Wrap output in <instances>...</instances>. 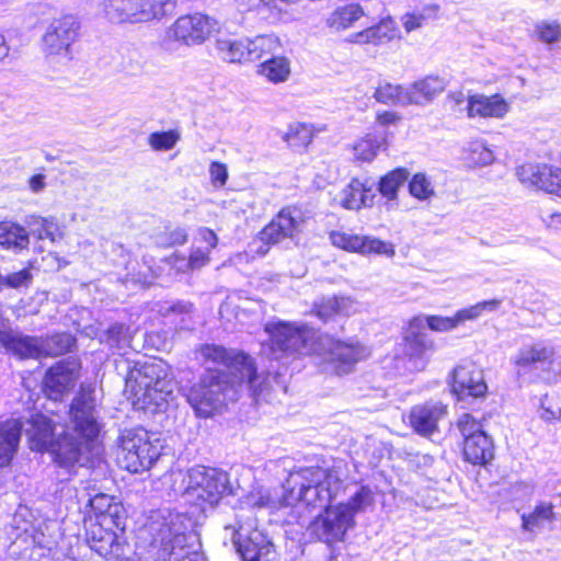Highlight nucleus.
I'll use <instances>...</instances> for the list:
<instances>
[{
  "label": "nucleus",
  "instance_id": "1",
  "mask_svg": "<svg viewBox=\"0 0 561 561\" xmlns=\"http://www.w3.org/2000/svg\"><path fill=\"white\" fill-rule=\"evenodd\" d=\"M60 427L57 434L56 421L41 413L32 415L25 427L30 448L50 453L54 461L67 470L91 463L100 454L96 438L101 430L92 389L81 387L70 405L69 423Z\"/></svg>",
  "mask_w": 561,
  "mask_h": 561
},
{
  "label": "nucleus",
  "instance_id": "2",
  "mask_svg": "<svg viewBox=\"0 0 561 561\" xmlns=\"http://www.w3.org/2000/svg\"><path fill=\"white\" fill-rule=\"evenodd\" d=\"M265 332L270 335L271 351L275 359L294 355H317L328 370L339 376L352 373L354 366L369 354L357 341L321 335L305 324L271 321L265 324Z\"/></svg>",
  "mask_w": 561,
  "mask_h": 561
},
{
  "label": "nucleus",
  "instance_id": "3",
  "mask_svg": "<svg viewBox=\"0 0 561 561\" xmlns=\"http://www.w3.org/2000/svg\"><path fill=\"white\" fill-rule=\"evenodd\" d=\"M191 519L169 508L152 511L142 529L158 549L157 561H206L196 535L191 533Z\"/></svg>",
  "mask_w": 561,
  "mask_h": 561
},
{
  "label": "nucleus",
  "instance_id": "4",
  "mask_svg": "<svg viewBox=\"0 0 561 561\" xmlns=\"http://www.w3.org/2000/svg\"><path fill=\"white\" fill-rule=\"evenodd\" d=\"M342 488L336 473L320 467H309L289 474L284 494L288 506L305 504L312 508H327Z\"/></svg>",
  "mask_w": 561,
  "mask_h": 561
},
{
  "label": "nucleus",
  "instance_id": "5",
  "mask_svg": "<svg viewBox=\"0 0 561 561\" xmlns=\"http://www.w3.org/2000/svg\"><path fill=\"white\" fill-rule=\"evenodd\" d=\"M173 489L184 501L205 511L214 507L221 497L231 492L227 472L204 466H196L186 472H171Z\"/></svg>",
  "mask_w": 561,
  "mask_h": 561
},
{
  "label": "nucleus",
  "instance_id": "6",
  "mask_svg": "<svg viewBox=\"0 0 561 561\" xmlns=\"http://www.w3.org/2000/svg\"><path fill=\"white\" fill-rule=\"evenodd\" d=\"M160 365L145 362L129 370L126 387L135 397L134 404L140 409L164 411L173 400V385L162 375Z\"/></svg>",
  "mask_w": 561,
  "mask_h": 561
},
{
  "label": "nucleus",
  "instance_id": "7",
  "mask_svg": "<svg viewBox=\"0 0 561 561\" xmlns=\"http://www.w3.org/2000/svg\"><path fill=\"white\" fill-rule=\"evenodd\" d=\"M197 358L205 366L206 374H219L220 378L225 380L231 376V382L247 383L255 393L256 366L245 353L221 345L204 344L197 350Z\"/></svg>",
  "mask_w": 561,
  "mask_h": 561
},
{
  "label": "nucleus",
  "instance_id": "8",
  "mask_svg": "<svg viewBox=\"0 0 561 561\" xmlns=\"http://www.w3.org/2000/svg\"><path fill=\"white\" fill-rule=\"evenodd\" d=\"M282 47L277 36L267 34L253 38L220 33L215 39L216 56L228 64L244 65L277 53Z\"/></svg>",
  "mask_w": 561,
  "mask_h": 561
},
{
  "label": "nucleus",
  "instance_id": "9",
  "mask_svg": "<svg viewBox=\"0 0 561 561\" xmlns=\"http://www.w3.org/2000/svg\"><path fill=\"white\" fill-rule=\"evenodd\" d=\"M162 444L141 427L125 430L119 437L118 465L134 473L149 470L161 455Z\"/></svg>",
  "mask_w": 561,
  "mask_h": 561
},
{
  "label": "nucleus",
  "instance_id": "10",
  "mask_svg": "<svg viewBox=\"0 0 561 561\" xmlns=\"http://www.w3.org/2000/svg\"><path fill=\"white\" fill-rule=\"evenodd\" d=\"M170 0H104L103 13L112 23H145L171 13Z\"/></svg>",
  "mask_w": 561,
  "mask_h": 561
},
{
  "label": "nucleus",
  "instance_id": "11",
  "mask_svg": "<svg viewBox=\"0 0 561 561\" xmlns=\"http://www.w3.org/2000/svg\"><path fill=\"white\" fill-rule=\"evenodd\" d=\"M234 385L238 383L221 379L219 374H205L188 390L186 399L198 416L208 417L226 402L229 392H236Z\"/></svg>",
  "mask_w": 561,
  "mask_h": 561
},
{
  "label": "nucleus",
  "instance_id": "12",
  "mask_svg": "<svg viewBox=\"0 0 561 561\" xmlns=\"http://www.w3.org/2000/svg\"><path fill=\"white\" fill-rule=\"evenodd\" d=\"M79 30L80 22L70 14L51 21L42 37L45 55L57 61L71 60L72 45L79 37Z\"/></svg>",
  "mask_w": 561,
  "mask_h": 561
},
{
  "label": "nucleus",
  "instance_id": "13",
  "mask_svg": "<svg viewBox=\"0 0 561 561\" xmlns=\"http://www.w3.org/2000/svg\"><path fill=\"white\" fill-rule=\"evenodd\" d=\"M216 24L214 19L201 13L180 16L165 31L164 44L199 45L209 37Z\"/></svg>",
  "mask_w": 561,
  "mask_h": 561
},
{
  "label": "nucleus",
  "instance_id": "14",
  "mask_svg": "<svg viewBox=\"0 0 561 561\" xmlns=\"http://www.w3.org/2000/svg\"><path fill=\"white\" fill-rule=\"evenodd\" d=\"M233 542L243 561H275L276 551L264 533L253 520L241 523L234 533Z\"/></svg>",
  "mask_w": 561,
  "mask_h": 561
},
{
  "label": "nucleus",
  "instance_id": "15",
  "mask_svg": "<svg viewBox=\"0 0 561 561\" xmlns=\"http://www.w3.org/2000/svg\"><path fill=\"white\" fill-rule=\"evenodd\" d=\"M0 345L20 359L38 358L43 354V341L24 334L8 319H0Z\"/></svg>",
  "mask_w": 561,
  "mask_h": 561
},
{
  "label": "nucleus",
  "instance_id": "16",
  "mask_svg": "<svg viewBox=\"0 0 561 561\" xmlns=\"http://www.w3.org/2000/svg\"><path fill=\"white\" fill-rule=\"evenodd\" d=\"M324 510V514L312 522V534L327 543L343 540L346 531L354 525L352 514L340 504L334 507L327 506Z\"/></svg>",
  "mask_w": 561,
  "mask_h": 561
},
{
  "label": "nucleus",
  "instance_id": "17",
  "mask_svg": "<svg viewBox=\"0 0 561 561\" xmlns=\"http://www.w3.org/2000/svg\"><path fill=\"white\" fill-rule=\"evenodd\" d=\"M79 370L80 364L73 358H67L53 365L44 378L46 396L54 401L61 399L75 387L79 378Z\"/></svg>",
  "mask_w": 561,
  "mask_h": 561
},
{
  "label": "nucleus",
  "instance_id": "18",
  "mask_svg": "<svg viewBox=\"0 0 561 561\" xmlns=\"http://www.w3.org/2000/svg\"><path fill=\"white\" fill-rule=\"evenodd\" d=\"M330 241L336 248L362 255L379 254L388 257L394 255L393 245L376 237L360 236L345 231H331Z\"/></svg>",
  "mask_w": 561,
  "mask_h": 561
},
{
  "label": "nucleus",
  "instance_id": "19",
  "mask_svg": "<svg viewBox=\"0 0 561 561\" xmlns=\"http://www.w3.org/2000/svg\"><path fill=\"white\" fill-rule=\"evenodd\" d=\"M517 176L528 186L561 196V168L548 164H524L517 169Z\"/></svg>",
  "mask_w": 561,
  "mask_h": 561
},
{
  "label": "nucleus",
  "instance_id": "20",
  "mask_svg": "<svg viewBox=\"0 0 561 561\" xmlns=\"http://www.w3.org/2000/svg\"><path fill=\"white\" fill-rule=\"evenodd\" d=\"M453 392L459 400L483 397L488 390L483 373L472 363L459 365L453 375Z\"/></svg>",
  "mask_w": 561,
  "mask_h": 561
},
{
  "label": "nucleus",
  "instance_id": "21",
  "mask_svg": "<svg viewBox=\"0 0 561 561\" xmlns=\"http://www.w3.org/2000/svg\"><path fill=\"white\" fill-rule=\"evenodd\" d=\"M302 214L296 207L283 208L278 215L260 232L263 242L277 243L293 238L300 229Z\"/></svg>",
  "mask_w": 561,
  "mask_h": 561
},
{
  "label": "nucleus",
  "instance_id": "22",
  "mask_svg": "<svg viewBox=\"0 0 561 561\" xmlns=\"http://www.w3.org/2000/svg\"><path fill=\"white\" fill-rule=\"evenodd\" d=\"M114 525L92 523L87 531V539L92 550L104 558H118L123 552V541Z\"/></svg>",
  "mask_w": 561,
  "mask_h": 561
},
{
  "label": "nucleus",
  "instance_id": "23",
  "mask_svg": "<svg viewBox=\"0 0 561 561\" xmlns=\"http://www.w3.org/2000/svg\"><path fill=\"white\" fill-rule=\"evenodd\" d=\"M434 348L433 341L427 332L419 329H412L411 322L405 334L404 353L408 357L409 368L411 370H423L428 362L431 352Z\"/></svg>",
  "mask_w": 561,
  "mask_h": 561
},
{
  "label": "nucleus",
  "instance_id": "24",
  "mask_svg": "<svg viewBox=\"0 0 561 561\" xmlns=\"http://www.w3.org/2000/svg\"><path fill=\"white\" fill-rule=\"evenodd\" d=\"M446 413V405L440 402H427L411 409L409 422L417 434L430 436L437 431V424Z\"/></svg>",
  "mask_w": 561,
  "mask_h": 561
},
{
  "label": "nucleus",
  "instance_id": "25",
  "mask_svg": "<svg viewBox=\"0 0 561 561\" xmlns=\"http://www.w3.org/2000/svg\"><path fill=\"white\" fill-rule=\"evenodd\" d=\"M376 197L371 180L353 179L339 194L340 205L348 210L371 207Z\"/></svg>",
  "mask_w": 561,
  "mask_h": 561
},
{
  "label": "nucleus",
  "instance_id": "26",
  "mask_svg": "<svg viewBox=\"0 0 561 561\" xmlns=\"http://www.w3.org/2000/svg\"><path fill=\"white\" fill-rule=\"evenodd\" d=\"M92 512L95 515V523L114 525L119 533L125 529V511L123 505L113 496L105 493H98L89 500Z\"/></svg>",
  "mask_w": 561,
  "mask_h": 561
},
{
  "label": "nucleus",
  "instance_id": "27",
  "mask_svg": "<svg viewBox=\"0 0 561 561\" xmlns=\"http://www.w3.org/2000/svg\"><path fill=\"white\" fill-rule=\"evenodd\" d=\"M553 354V348L543 342L524 345L513 359L517 376L524 377L539 364L549 363Z\"/></svg>",
  "mask_w": 561,
  "mask_h": 561
},
{
  "label": "nucleus",
  "instance_id": "28",
  "mask_svg": "<svg viewBox=\"0 0 561 561\" xmlns=\"http://www.w3.org/2000/svg\"><path fill=\"white\" fill-rule=\"evenodd\" d=\"M466 110L470 118H503L510 111V104L499 94H474L468 98Z\"/></svg>",
  "mask_w": 561,
  "mask_h": 561
},
{
  "label": "nucleus",
  "instance_id": "29",
  "mask_svg": "<svg viewBox=\"0 0 561 561\" xmlns=\"http://www.w3.org/2000/svg\"><path fill=\"white\" fill-rule=\"evenodd\" d=\"M25 225L28 228L30 238L34 237L37 241L48 240L50 243H56L65 236L64 227L54 216L44 217L32 214L25 218Z\"/></svg>",
  "mask_w": 561,
  "mask_h": 561
},
{
  "label": "nucleus",
  "instance_id": "30",
  "mask_svg": "<svg viewBox=\"0 0 561 561\" xmlns=\"http://www.w3.org/2000/svg\"><path fill=\"white\" fill-rule=\"evenodd\" d=\"M447 85L444 78L426 76L408 85L409 104L426 105L440 94Z\"/></svg>",
  "mask_w": 561,
  "mask_h": 561
},
{
  "label": "nucleus",
  "instance_id": "31",
  "mask_svg": "<svg viewBox=\"0 0 561 561\" xmlns=\"http://www.w3.org/2000/svg\"><path fill=\"white\" fill-rule=\"evenodd\" d=\"M396 22L391 18L382 19L378 24L367 27L350 36V42L354 44H371L375 46L383 45L398 36Z\"/></svg>",
  "mask_w": 561,
  "mask_h": 561
},
{
  "label": "nucleus",
  "instance_id": "32",
  "mask_svg": "<svg viewBox=\"0 0 561 561\" xmlns=\"http://www.w3.org/2000/svg\"><path fill=\"white\" fill-rule=\"evenodd\" d=\"M0 245L13 253H22L30 247V233L26 227L12 221H0Z\"/></svg>",
  "mask_w": 561,
  "mask_h": 561
},
{
  "label": "nucleus",
  "instance_id": "33",
  "mask_svg": "<svg viewBox=\"0 0 561 561\" xmlns=\"http://www.w3.org/2000/svg\"><path fill=\"white\" fill-rule=\"evenodd\" d=\"M218 238L208 228H199L194 240L190 256L187 257L192 270H198L209 262V254L216 248Z\"/></svg>",
  "mask_w": 561,
  "mask_h": 561
},
{
  "label": "nucleus",
  "instance_id": "34",
  "mask_svg": "<svg viewBox=\"0 0 561 561\" xmlns=\"http://www.w3.org/2000/svg\"><path fill=\"white\" fill-rule=\"evenodd\" d=\"M22 424L18 420L0 423V467L11 462L21 437Z\"/></svg>",
  "mask_w": 561,
  "mask_h": 561
},
{
  "label": "nucleus",
  "instance_id": "35",
  "mask_svg": "<svg viewBox=\"0 0 561 561\" xmlns=\"http://www.w3.org/2000/svg\"><path fill=\"white\" fill-rule=\"evenodd\" d=\"M355 311L356 302L350 297H327L313 305V312L324 322L334 316H350Z\"/></svg>",
  "mask_w": 561,
  "mask_h": 561
},
{
  "label": "nucleus",
  "instance_id": "36",
  "mask_svg": "<svg viewBox=\"0 0 561 561\" xmlns=\"http://www.w3.org/2000/svg\"><path fill=\"white\" fill-rule=\"evenodd\" d=\"M463 455L473 465H484L493 458V443L485 434H477L463 442Z\"/></svg>",
  "mask_w": 561,
  "mask_h": 561
},
{
  "label": "nucleus",
  "instance_id": "37",
  "mask_svg": "<svg viewBox=\"0 0 561 561\" xmlns=\"http://www.w3.org/2000/svg\"><path fill=\"white\" fill-rule=\"evenodd\" d=\"M270 54L268 59L263 61L257 69V73L274 84L286 82L291 73V62L285 56Z\"/></svg>",
  "mask_w": 561,
  "mask_h": 561
},
{
  "label": "nucleus",
  "instance_id": "38",
  "mask_svg": "<svg viewBox=\"0 0 561 561\" xmlns=\"http://www.w3.org/2000/svg\"><path fill=\"white\" fill-rule=\"evenodd\" d=\"M366 15L365 10L357 3H350L336 8L328 18L327 24L335 31H343L351 27L362 16Z\"/></svg>",
  "mask_w": 561,
  "mask_h": 561
},
{
  "label": "nucleus",
  "instance_id": "39",
  "mask_svg": "<svg viewBox=\"0 0 561 561\" xmlns=\"http://www.w3.org/2000/svg\"><path fill=\"white\" fill-rule=\"evenodd\" d=\"M152 259L144 257L145 264H150ZM148 270L152 277H161L163 273H167L169 277L175 278L182 274L187 273L192 270L190 261L184 255L174 253L173 255L161 260V265L157 268H152L148 265Z\"/></svg>",
  "mask_w": 561,
  "mask_h": 561
},
{
  "label": "nucleus",
  "instance_id": "40",
  "mask_svg": "<svg viewBox=\"0 0 561 561\" xmlns=\"http://www.w3.org/2000/svg\"><path fill=\"white\" fill-rule=\"evenodd\" d=\"M386 145L383 133H368L354 145V156L357 160L364 162L373 161L378 151L386 148Z\"/></svg>",
  "mask_w": 561,
  "mask_h": 561
},
{
  "label": "nucleus",
  "instance_id": "41",
  "mask_svg": "<svg viewBox=\"0 0 561 561\" xmlns=\"http://www.w3.org/2000/svg\"><path fill=\"white\" fill-rule=\"evenodd\" d=\"M462 158L470 167H485L495 160V154L484 140L476 139L463 149Z\"/></svg>",
  "mask_w": 561,
  "mask_h": 561
},
{
  "label": "nucleus",
  "instance_id": "42",
  "mask_svg": "<svg viewBox=\"0 0 561 561\" xmlns=\"http://www.w3.org/2000/svg\"><path fill=\"white\" fill-rule=\"evenodd\" d=\"M409 178V171L404 168H397L383 176L378 182V192L388 203L398 199V191Z\"/></svg>",
  "mask_w": 561,
  "mask_h": 561
},
{
  "label": "nucleus",
  "instance_id": "43",
  "mask_svg": "<svg viewBox=\"0 0 561 561\" xmlns=\"http://www.w3.org/2000/svg\"><path fill=\"white\" fill-rule=\"evenodd\" d=\"M377 102L393 105H409L408 87L383 82L374 93Z\"/></svg>",
  "mask_w": 561,
  "mask_h": 561
},
{
  "label": "nucleus",
  "instance_id": "44",
  "mask_svg": "<svg viewBox=\"0 0 561 561\" xmlns=\"http://www.w3.org/2000/svg\"><path fill=\"white\" fill-rule=\"evenodd\" d=\"M159 312L169 318L172 323L181 329H190L193 305L187 301H176L161 307Z\"/></svg>",
  "mask_w": 561,
  "mask_h": 561
},
{
  "label": "nucleus",
  "instance_id": "45",
  "mask_svg": "<svg viewBox=\"0 0 561 561\" xmlns=\"http://www.w3.org/2000/svg\"><path fill=\"white\" fill-rule=\"evenodd\" d=\"M410 322L413 330L419 329L423 332H426V329L436 332H446L457 328L455 316H417L411 319Z\"/></svg>",
  "mask_w": 561,
  "mask_h": 561
},
{
  "label": "nucleus",
  "instance_id": "46",
  "mask_svg": "<svg viewBox=\"0 0 561 561\" xmlns=\"http://www.w3.org/2000/svg\"><path fill=\"white\" fill-rule=\"evenodd\" d=\"M553 506L550 503L538 504L530 514L522 515V527L526 531H534L553 519Z\"/></svg>",
  "mask_w": 561,
  "mask_h": 561
},
{
  "label": "nucleus",
  "instance_id": "47",
  "mask_svg": "<svg viewBox=\"0 0 561 561\" xmlns=\"http://www.w3.org/2000/svg\"><path fill=\"white\" fill-rule=\"evenodd\" d=\"M501 306V300L499 299H491V300H484L480 301L473 306H470L468 308H463L458 310L455 313V319L457 327L463 323L465 321H472L481 317L484 312H492L499 309Z\"/></svg>",
  "mask_w": 561,
  "mask_h": 561
},
{
  "label": "nucleus",
  "instance_id": "48",
  "mask_svg": "<svg viewBox=\"0 0 561 561\" xmlns=\"http://www.w3.org/2000/svg\"><path fill=\"white\" fill-rule=\"evenodd\" d=\"M101 341L117 352H125L130 345L128 328L124 324H113L102 335Z\"/></svg>",
  "mask_w": 561,
  "mask_h": 561
},
{
  "label": "nucleus",
  "instance_id": "49",
  "mask_svg": "<svg viewBox=\"0 0 561 561\" xmlns=\"http://www.w3.org/2000/svg\"><path fill=\"white\" fill-rule=\"evenodd\" d=\"M374 504V493L368 486H360L346 503H340L346 512L352 514V520L358 513L365 512Z\"/></svg>",
  "mask_w": 561,
  "mask_h": 561
},
{
  "label": "nucleus",
  "instance_id": "50",
  "mask_svg": "<svg viewBox=\"0 0 561 561\" xmlns=\"http://www.w3.org/2000/svg\"><path fill=\"white\" fill-rule=\"evenodd\" d=\"M313 137L312 126L306 123H294L289 125L284 140L294 148H305Z\"/></svg>",
  "mask_w": 561,
  "mask_h": 561
},
{
  "label": "nucleus",
  "instance_id": "51",
  "mask_svg": "<svg viewBox=\"0 0 561 561\" xmlns=\"http://www.w3.org/2000/svg\"><path fill=\"white\" fill-rule=\"evenodd\" d=\"M409 193L417 201H430L435 196V187L425 173H415L409 182Z\"/></svg>",
  "mask_w": 561,
  "mask_h": 561
},
{
  "label": "nucleus",
  "instance_id": "52",
  "mask_svg": "<svg viewBox=\"0 0 561 561\" xmlns=\"http://www.w3.org/2000/svg\"><path fill=\"white\" fill-rule=\"evenodd\" d=\"M180 139L181 134L176 129L154 131L148 136V145L154 151H168L173 149Z\"/></svg>",
  "mask_w": 561,
  "mask_h": 561
},
{
  "label": "nucleus",
  "instance_id": "53",
  "mask_svg": "<svg viewBox=\"0 0 561 561\" xmlns=\"http://www.w3.org/2000/svg\"><path fill=\"white\" fill-rule=\"evenodd\" d=\"M436 9L435 5H426L422 10L415 9L407 12L401 18L404 30L410 33L422 27L426 21L435 15Z\"/></svg>",
  "mask_w": 561,
  "mask_h": 561
},
{
  "label": "nucleus",
  "instance_id": "54",
  "mask_svg": "<svg viewBox=\"0 0 561 561\" xmlns=\"http://www.w3.org/2000/svg\"><path fill=\"white\" fill-rule=\"evenodd\" d=\"M536 34L543 43H557L561 39V26L557 22H540L536 25Z\"/></svg>",
  "mask_w": 561,
  "mask_h": 561
},
{
  "label": "nucleus",
  "instance_id": "55",
  "mask_svg": "<svg viewBox=\"0 0 561 561\" xmlns=\"http://www.w3.org/2000/svg\"><path fill=\"white\" fill-rule=\"evenodd\" d=\"M187 241V232L185 228L175 227L168 229L157 238V243L162 247L181 245Z\"/></svg>",
  "mask_w": 561,
  "mask_h": 561
},
{
  "label": "nucleus",
  "instance_id": "56",
  "mask_svg": "<svg viewBox=\"0 0 561 561\" xmlns=\"http://www.w3.org/2000/svg\"><path fill=\"white\" fill-rule=\"evenodd\" d=\"M457 426L463 437V442L477 434H485L482 425L471 414H463L459 417Z\"/></svg>",
  "mask_w": 561,
  "mask_h": 561
},
{
  "label": "nucleus",
  "instance_id": "57",
  "mask_svg": "<svg viewBox=\"0 0 561 561\" xmlns=\"http://www.w3.org/2000/svg\"><path fill=\"white\" fill-rule=\"evenodd\" d=\"M32 273L30 268H23L19 272L3 276L2 288H22L28 287L32 282Z\"/></svg>",
  "mask_w": 561,
  "mask_h": 561
},
{
  "label": "nucleus",
  "instance_id": "58",
  "mask_svg": "<svg viewBox=\"0 0 561 561\" xmlns=\"http://www.w3.org/2000/svg\"><path fill=\"white\" fill-rule=\"evenodd\" d=\"M209 176L214 187H224L228 180V170L226 164L217 161L211 162L209 165Z\"/></svg>",
  "mask_w": 561,
  "mask_h": 561
},
{
  "label": "nucleus",
  "instance_id": "59",
  "mask_svg": "<svg viewBox=\"0 0 561 561\" xmlns=\"http://www.w3.org/2000/svg\"><path fill=\"white\" fill-rule=\"evenodd\" d=\"M275 0H237L238 9L242 12L270 8Z\"/></svg>",
  "mask_w": 561,
  "mask_h": 561
},
{
  "label": "nucleus",
  "instance_id": "60",
  "mask_svg": "<svg viewBox=\"0 0 561 561\" xmlns=\"http://www.w3.org/2000/svg\"><path fill=\"white\" fill-rule=\"evenodd\" d=\"M46 175L45 174H34L27 181L28 190L33 194H39L46 188Z\"/></svg>",
  "mask_w": 561,
  "mask_h": 561
},
{
  "label": "nucleus",
  "instance_id": "61",
  "mask_svg": "<svg viewBox=\"0 0 561 561\" xmlns=\"http://www.w3.org/2000/svg\"><path fill=\"white\" fill-rule=\"evenodd\" d=\"M560 415H561V409L560 408L552 409L550 405H548V399L547 398H545L541 401V413H540V416H541L542 420H545L547 422H550V421L557 420L558 417H560Z\"/></svg>",
  "mask_w": 561,
  "mask_h": 561
},
{
  "label": "nucleus",
  "instance_id": "62",
  "mask_svg": "<svg viewBox=\"0 0 561 561\" xmlns=\"http://www.w3.org/2000/svg\"><path fill=\"white\" fill-rule=\"evenodd\" d=\"M399 121H400V116L396 112H392V111H385V112L378 113V115H377V122L381 126L394 125Z\"/></svg>",
  "mask_w": 561,
  "mask_h": 561
},
{
  "label": "nucleus",
  "instance_id": "63",
  "mask_svg": "<svg viewBox=\"0 0 561 561\" xmlns=\"http://www.w3.org/2000/svg\"><path fill=\"white\" fill-rule=\"evenodd\" d=\"M53 341H55L58 344H61L60 348L58 350L59 353L69 352L73 345L72 336L66 333L53 336Z\"/></svg>",
  "mask_w": 561,
  "mask_h": 561
},
{
  "label": "nucleus",
  "instance_id": "64",
  "mask_svg": "<svg viewBox=\"0 0 561 561\" xmlns=\"http://www.w3.org/2000/svg\"><path fill=\"white\" fill-rule=\"evenodd\" d=\"M268 503V497L263 495L261 492L257 494H251L247 497L245 504L250 506L263 507Z\"/></svg>",
  "mask_w": 561,
  "mask_h": 561
}]
</instances>
